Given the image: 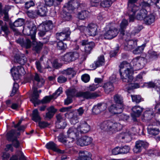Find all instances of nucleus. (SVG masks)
<instances>
[{
    "instance_id": "nucleus-7",
    "label": "nucleus",
    "mask_w": 160,
    "mask_h": 160,
    "mask_svg": "<svg viewBox=\"0 0 160 160\" xmlns=\"http://www.w3.org/2000/svg\"><path fill=\"white\" fill-rule=\"evenodd\" d=\"M118 29L116 28L111 26L103 34L104 38L106 39H111L116 37L118 34Z\"/></svg>"
},
{
    "instance_id": "nucleus-47",
    "label": "nucleus",
    "mask_w": 160,
    "mask_h": 160,
    "mask_svg": "<svg viewBox=\"0 0 160 160\" xmlns=\"http://www.w3.org/2000/svg\"><path fill=\"white\" fill-rule=\"evenodd\" d=\"M145 45L143 44L141 46H138L133 50V52L134 54H139L142 53L144 49Z\"/></svg>"
},
{
    "instance_id": "nucleus-34",
    "label": "nucleus",
    "mask_w": 160,
    "mask_h": 160,
    "mask_svg": "<svg viewBox=\"0 0 160 160\" xmlns=\"http://www.w3.org/2000/svg\"><path fill=\"white\" fill-rule=\"evenodd\" d=\"M43 46V43L40 42H37L36 43H33V50L37 53H39L40 52Z\"/></svg>"
},
{
    "instance_id": "nucleus-8",
    "label": "nucleus",
    "mask_w": 160,
    "mask_h": 160,
    "mask_svg": "<svg viewBox=\"0 0 160 160\" xmlns=\"http://www.w3.org/2000/svg\"><path fill=\"white\" fill-rule=\"evenodd\" d=\"M70 34L71 31L69 28H64L62 32L56 33V37L58 39L61 41L68 40L70 39Z\"/></svg>"
},
{
    "instance_id": "nucleus-1",
    "label": "nucleus",
    "mask_w": 160,
    "mask_h": 160,
    "mask_svg": "<svg viewBox=\"0 0 160 160\" xmlns=\"http://www.w3.org/2000/svg\"><path fill=\"white\" fill-rule=\"evenodd\" d=\"M68 137L66 139H65V138L63 133H61L58 137L59 141L63 143H66L68 142V143L72 142L75 138L78 137L79 136V132L77 129L74 127L70 128L67 132Z\"/></svg>"
},
{
    "instance_id": "nucleus-40",
    "label": "nucleus",
    "mask_w": 160,
    "mask_h": 160,
    "mask_svg": "<svg viewBox=\"0 0 160 160\" xmlns=\"http://www.w3.org/2000/svg\"><path fill=\"white\" fill-rule=\"evenodd\" d=\"M32 120L35 122L39 121L41 120L38 110L37 109L34 110L32 112Z\"/></svg>"
},
{
    "instance_id": "nucleus-10",
    "label": "nucleus",
    "mask_w": 160,
    "mask_h": 160,
    "mask_svg": "<svg viewBox=\"0 0 160 160\" xmlns=\"http://www.w3.org/2000/svg\"><path fill=\"white\" fill-rule=\"evenodd\" d=\"M132 110L133 112L131 114L132 120L134 122L137 121V118L138 117L140 116L143 111V108L139 106H136L133 107Z\"/></svg>"
},
{
    "instance_id": "nucleus-12",
    "label": "nucleus",
    "mask_w": 160,
    "mask_h": 160,
    "mask_svg": "<svg viewBox=\"0 0 160 160\" xmlns=\"http://www.w3.org/2000/svg\"><path fill=\"white\" fill-rule=\"evenodd\" d=\"M92 139L88 136H84L79 138L77 141V145L81 146H87L90 144L92 142Z\"/></svg>"
},
{
    "instance_id": "nucleus-3",
    "label": "nucleus",
    "mask_w": 160,
    "mask_h": 160,
    "mask_svg": "<svg viewBox=\"0 0 160 160\" xmlns=\"http://www.w3.org/2000/svg\"><path fill=\"white\" fill-rule=\"evenodd\" d=\"M132 72L133 69H129V68H128L125 70L123 73L120 72L121 78L122 81L128 83L130 89H135L138 87V84L132 83L133 78L131 74Z\"/></svg>"
},
{
    "instance_id": "nucleus-49",
    "label": "nucleus",
    "mask_w": 160,
    "mask_h": 160,
    "mask_svg": "<svg viewBox=\"0 0 160 160\" xmlns=\"http://www.w3.org/2000/svg\"><path fill=\"white\" fill-rule=\"evenodd\" d=\"M79 118L77 113L76 112L74 113L70 120L72 124H74L78 122Z\"/></svg>"
},
{
    "instance_id": "nucleus-19",
    "label": "nucleus",
    "mask_w": 160,
    "mask_h": 160,
    "mask_svg": "<svg viewBox=\"0 0 160 160\" xmlns=\"http://www.w3.org/2000/svg\"><path fill=\"white\" fill-rule=\"evenodd\" d=\"M36 11L37 15L41 17L46 16L47 12V8L41 3H39L38 5Z\"/></svg>"
},
{
    "instance_id": "nucleus-64",
    "label": "nucleus",
    "mask_w": 160,
    "mask_h": 160,
    "mask_svg": "<svg viewBox=\"0 0 160 160\" xmlns=\"http://www.w3.org/2000/svg\"><path fill=\"white\" fill-rule=\"evenodd\" d=\"M17 154L19 157V160H26L25 156L22 152L19 151L17 152Z\"/></svg>"
},
{
    "instance_id": "nucleus-59",
    "label": "nucleus",
    "mask_w": 160,
    "mask_h": 160,
    "mask_svg": "<svg viewBox=\"0 0 160 160\" xmlns=\"http://www.w3.org/2000/svg\"><path fill=\"white\" fill-rule=\"evenodd\" d=\"M35 3L32 0H30L25 2V8L27 9H28L34 6Z\"/></svg>"
},
{
    "instance_id": "nucleus-60",
    "label": "nucleus",
    "mask_w": 160,
    "mask_h": 160,
    "mask_svg": "<svg viewBox=\"0 0 160 160\" xmlns=\"http://www.w3.org/2000/svg\"><path fill=\"white\" fill-rule=\"evenodd\" d=\"M130 149L129 147L127 146L120 148L121 153L122 154L127 153L129 152Z\"/></svg>"
},
{
    "instance_id": "nucleus-15",
    "label": "nucleus",
    "mask_w": 160,
    "mask_h": 160,
    "mask_svg": "<svg viewBox=\"0 0 160 160\" xmlns=\"http://www.w3.org/2000/svg\"><path fill=\"white\" fill-rule=\"evenodd\" d=\"M107 108L106 105L104 103H98L94 106L92 109L93 113L98 114L105 110Z\"/></svg>"
},
{
    "instance_id": "nucleus-28",
    "label": "nucleus",
    "mask_w": 160,
    "mask_h": 160,
    "mask_svg": "<svg viewBox=\"0 0 160 160\" xmlns=\"http://www.w3.org/2000/svg\"><path fill=\"white\" fill-rule=\"evenodd\" d=\"M103 88L105 93L109 94L112 92L114 89V87L113 84L111 82H108L104 84Z\"/></svg>"
},
{
    "instance_id": "nucleus-6",
    "label": "nucleus",
    "mask_w": 160,
    "mask_h": 160,
    "mask_svg": "<svg viewBox=\"0 0 160 160\" xmlns=\"http://www.w3.org/2000/svg\"><path fill=\"white\" fill-rule=\"evenodd\" d=\"M76 97H82L87 99H94L99 96L96 92H91L89 91H80L77 93Z\"/></svg>"
},
{
    "instance_id": "nucleus-21",
    "label": "nucleus",
    "mask_w": 160,
    "mask_h": 160,
    "mask_svg": "<svg viewBox=\"0 0 160 160\" xmlns=\"http://www.w3.org/2000/svg\"><path fill=\"white\" fill-rule=\"evenodd\" d=\"M123 108L116 104H112L109 108V111L113 114H118L121 113Z\"/></svg>"
},
{
    "instance_id": "nucleus-32",
    "label": "nucleus",
    "mask_w": 160,
    "mask_h": 160,
    "mask_svg": "<svg viewBox=\"0 0 160 160\" xmlns=\"http://www.w3.org/2000/svg\"><path fill=\"white\" fill-rule=\"evenodd\" d=\"M37 28L36 26L32 23L30 25V31L31 39L34 41L35 39V35L36 33Z\"/></svg>"
},
{
    "instance_id": "nucleus-57",
    "label": "nucleus",
    "mask_w": 160,
    "mask_h": 160,
    "mask_svg": "<svg viewBox=\"0 0 160 160\" xmlns=\"http://www.w3.org/2000/svg\"><path fill=\"white\" fill-rule=\"evenodd\" d=\"M54 98L52 95L50 96V97L46 96L40 102L42 103H48L52 99Z\"/></svg>"
},
{
    "instance_id": "nucleus-54",
    "label": "nucleus",
    "mask_w": 160,
    "mask_h": 160,
    "mask_svg": "<svg viewBox=\"0 0 160 160\" xmlns=\"http://www.w3.org/2000/svg\"><path fill=\"white\" fill-rule=\"evenodd\" d=\"M76 90L75 89H71L68 90L66 92V94L67 96H69L71 98L72 97L76 96L77 94L75 93Z\"/></svg>"
},
{
    "instance_id": "nucleus-27",
    "label": "nucleus",
    "mask_w": 160,
    "mask_h": 160,
    "mask_svg": "<svg viewBox=\"0 0 160 160\" xmlns=\"http://www.w3.org/2000/svg\"><path fill=\"white\" fill-rule=\"evenodd\" d=\"M155 21V17L152 14L146 15L144 18V22L147 25H150L153 23Z\"/></svg>"
},
{
    "instance_id": "nucleus-2",
    "label": "nucleus",
    "mask_w": 160,
    "mask_h": 160,
    "mask_svg": "<svg viewBox=\"0 0 160 160\" xmlns=\"http://www.w3.org/2000/svg\"><path fill=\"white\" fill-rule=\"evenodd\" d=\"M122 128V126L119 123L110 120L105 121L100 125V128L107 131H111L112 133L120 131Z\"/></svg>"
},
{
    "instance_id": "nucleus-41",
    "label": "nucleus",
    "mask_w": 160,
    "mask_h": 160,
    "mask_svg": "<svg viewBox=\"0 0 160 160\" xmlns=\"http://www.w3.org/2000/svg\"><path fill=\"white\" fill-rule=\"evenodd\" d=\"M95 46V44L94 42H91L90 43L89 45H87V46H85L84 51L85 53L87 54H90L91 51Z\"/></svg>"
},
{
    "instance_id": "nucleus-35",
    "label": "nucleus",
    "mask_w": 160,
    "mask_h": 160,
    "mask_svg": "<svg viewBox=\"0 0 160 160\" xmlns=\"http://www.w3.org/2000/svg\"><path fill=\"white\" fill-rule=\"evenodd\" d=\"M158 55L157 52L152 50H149L147 55V58L150 61L153 60L157 58Z\"/></svg>"
},
{
    "instance_id": "nucleus-58",
    "label": "nucleus",
    "mask_w": 160,
    "mask_h": 160,
    "mask_svg": "<svg viewBox=\"0 0 160 160\" xmlns=\"http://www.w3.org/2000/svg\"><path fill=\"white\" fill-rule=\"evenodd\" d=\"M18 88V84L17 83H14L13 84V86L12 92L10 94V96L11 97L13 96L15 94Z\"/></svg>"
},
{
    "instance_id": "nucleus-11",
    "label": "nucleus",
    "mask_w": 160,
    "mask_h": 160,
    "mask_svg": "<svg viewBox=\"0 0 160 160\" xmlns=\"http://www.w3.org/2000/svg\"><path fill=\"white\" fill-rule=\"evenodd\" d=\"M77 129L81 133H85L90 130V127L85 121H81L77 126Z\"/></svg>"
},
{
    "instance_id": "nucleus-55",
    "label": "nucleus",
    "mask_w": 160,
    "mask_h": 160,
    "mask_svg": "<svg viewBox=\"0 0 160 160\" xmlns=\"http://www.w3.org/2000/svg\"><path fill=\"white\" fill-rule=\"evenodd\" d=\"M32 44V43L30 40L27 38L24 40L23 47L27 49L31 47Z\"/></svg>"
},
{
    "instance_id": "nucleus-56",
    "label": "nucleus",
    "mask_w": 160,
    "mask_h": 160,
    "mask_svg": "<svg viewBox=\"0 0 160 160\" xmlns=\"http://www.w3.org/2000/svg\"><path fill=\"white\" fill-rule=\"evenodd\" d=\"M120 69L119 72H121V69L123 68H130V64L129 63H128L126 61H123L122 62L120 65H119Z\"/></svg>"
},
{
    "instance_id": "nucleus-45",
    "label": "nucleus",
    "mask_w": 160,
    "mask_h": 160,
    "mask_svg": "<svg viewBox=\"0 0 160 160\" xmlns=\"http://www.w3.org/2000/svg\"><path fill=\"white\" fill-rule=\"evenodd\" d=\"M131 97L133 102L136 103H139L143 101V98H142L139 95H131Z\"/></svg>"
},
{
    "instance_id": "nucleus-30",
    "label": "nucleus",
    "mask_w": 160,
    "mask_h": 160,
    "mask_svg": "<svg viewBox=\"0 0 160 160\" xmlns=\"http://www.w3.org/2000/svg\"><path fill=\"white\" fill-rule=\"evenodd\" d=\"M53 24L51 21H48L45 22L43 24L40 25V28H43L44 31L47 32L52 29L53 28Z\"/></svg>"
},
{
    "instance_id": "nucleus-51",
    "label": "nucleus",
    "mask_w": 160,
    "mask_h": 160,
    "mask_svg": "<svg viewBox=\"0 0 160 160\" xmlns=\"http://www.w3.org/2000/svg\"><path fill=\"white\" fill-rule=\"evenodd\" d=\"M57 48L60 50H64L67 48L66 44H64L62 41L59 42L57 43Z\"/></svg>"
},
{
    "instance_id": "nucleus-62",
    "label": "nucleus",
    "mask_w": 160,
    "mask_h": 160,
    "mask_svg": "<svg viewBox=\"0 0 160 160\" xmlns=\"http://www.w3.org/2000/svg\"><path fill=\"white\" fill-rule=\"evenodd\" d=\"M49 125V123L44 121H39L38 122V126L41 128L47 127Z\"/></svg>"
},
{
    "instance_id": "nucleus-53",
    "label": "nucleus",
    "mask_w": 160,
    "mask_h": 160,
    "mask_svg": "<svg viewBox=\"0 0 160 160\" xmlns=\"http://www.w3.org/2000/svg\"><path fill=\"white\" fill-rule=\"evenodd\" d=\"M100 4L101 6L103 7H109L112 4V2L110 0H104Z\"/></svg>"
},
{
    "instance_id": "nucleus-26",
    "label": "nucleus",
    "mask_w": 160,
    "mask_h": 160,
    "mask_svg": "<svg viewBox=\"0 0 160 160\" xmlns=\"http://www.w3.org/2000/svg\"><path fill=\"white\" fill-rule=\"evenodd\" d=\"M15 62H17L21 65H23L27 61V58L24 54H21L20 56L16 55L15 56Z\"/></svg>"
},
{
    "instance_id": "nucleus-44",
    "label": "nucleus",
    "mask_w": 160,
    "mask_h": 160,
    "mask_svg": "<svg viewBox=\"0 0 160 160\" xmlns=\"http://www.w3.org/2000/svg\"><path fill=\"white\" fill-rule=\"evenodd\" d=\"M88 12L86 11H82L78 13V17L81 20H84L87 18Z\"/></svg>"
},
{
    "instance_id": "nucleus-39",
    "label": "nucleus",
    "mask_w": 160,
    "mask_h": 160,
    "mask_svg": "<svg viewBox=\"0 0 160 160\" xmlns=\"http://www.w3.org/2000/svg\"><path fill=\"white\" fill-rule=\"evenodd\" d=\"M15 130H12L7 134V138L9 141H13L16 140V137L14 136Z\"/></svg>"
},
{
    "instance_id": "nucleus-42",
    "label": "nucleus",
    "mask_w": 160,
    "mask_h": 160,
    "mask_svg": "<svg viewBox=\"0 0 160 160\" xmlns=\"http://www.w3.org/2000/svg\"><path fill=\"white\" fill-rule=\"evenodd\" d=\"M148 133L152 136L157 135L160 132L158 129L154 128H148Z\"/></svg>"
},
{
    "instance_id": "nucleus-5",
    "label": "nucleus",
    "mask_w": 160,
    "mask_h": 160,
    "mask_svg": "<svg viewBox=\"0 0 160 160\" xmlns=\"http://www.w3.org/2000/svg\"><path fill=\"white\" fill-rule=\"evenodd\" d=\"M79 56V53L77 52H69L61 56V59L65 62L70 63L78 59Z\"/></svg>"
},
{
    "instance_id": "nucleus-20",
    "label": "nucleus",
    "mask_w": 160,
    "mask_h": 160,
    "mask_svg": "<svg viewBox=\"0 0 160 160\" xmlns=\"http://www.w3.org/2000/svg\"><path fill=\"white\" fill-rule=\"evenodd\" d=\"M24 70V68L21 66H18L17 68L14 67L12 68L11 72L14 79L17 80L19 78V75L21 74L20 71Z\"/></svg>"
},
{
    "instance_id": "nucleus-14",
    "label": "nucleus",
    "mask_w": 160,
    "mask_h": 160,
    "mask_svg": "<svg viewBox=\"0 0 160 160\" xmlns=\"http://www.w3.org/2000/svg\"><path fill=\"white\" fill-rule=\"evenodd\" d=\"M147 145V143L142 141H137L136 142L135 147L133 149L134 152L135 153L140 152L142 149L145 148Z\"/></svg>"
},
{
    "instance_id": "nucleus-52",
    "label": "nucleus",
    "mask_w": 160,
    "mask_h": 160,
    "mask_svg": "<svg viewBox=\"0 0 160 160\" xmlns=\"http://www.w3.org/2000/svg\"><path fill=\"white\" fill-rule=\"evenodd\" d=\"M26 13L29 17L32 18H36L38 15L36 10L28 11H27Z\"/></svg>"
},
{
    "instance_id": "nucleus-23",
    "label": "nucleus",
    "mask_w": 160,
    "mask_h": 160,
    "mask_svg": "<svg viewBox=\"0 0 160 160\" xmlns=\"http://www.w3.org/2000/svg\"><path fill=\"white\" fill-rule=\"evenodd\" d=\"M87 28L89 35L94 36L97 34V26L96 24L93 23H90L88 24Z\"/></svg>"
},
{
    "instance_id": "nucleus-4",
    "label": "nucleus",
    "mask_w": 160,
    "mask_h": 160,
    "mask_svg": "<svg viewBox=\"0 0 160 160\" xmlns=\"http://www.w3.org/2000/svg\"><path fill=\"white\" fill-rule=\"evenodd\" d=\"M147 63L146 59L143 57H138L134 58L130 63V67L129 69H133L134 70H138L144 67Z\"/></svg>"
},
{
    "instance_id": "nucleus-13",
    "label": "nucleus",
    "mask_w": 160,
    "mask_h": 160,
    "mask_svg": "<svg viewBox=\"0 0 160 160\" xmlns=\"http://www.w3.org/2000/svg\"><path fill=\"white\" fill-rule=\"evenodd\" d=\"M24 23V20L22 18H19L16 20L13 23L10 22L9 25L10 28L14 32H17V29L15 27H21Z\"/></svg>"
},
{
    "instance_id": "nucleus-9",
    "label": "nucleus",
    "mask_w": 160,
    "mask_h": 160,
    "mask_svg": "<svg viewBox=\"0 0 160 160\" xmlns=\"http://www.w3.org/2000/svg\"><path fill=\"white\" fill-rule=\"evenodd\" d=\"M30 78L33 81L34 87L37 86L38 88L42 87L44 83V79L40 77L39 75L36 73L34 76L30 75Z\"/></svg>"
},
{
    "instance_id": "nucleus-33",
    "label": "nucleus",
    "mask_w": 160,
    "mask_h": 160,
    "mask_svg": "<svg viewBox=\"0 0 160 160\" xmlns=\"http://www.w3.org/2000/svg\"><path fill=\"white\" fill-rule=\"evenodd\" d=\"M148 12L146 9L142 8L141 9L138 13L137 14L136 16V18L138 20H143L144 21V18H145V17L146 15H147Z\"/></svg>"
},
{
    "instance_id": "nucleus-63",
    "label": "nucleus",
    "mask_w": 160,
    "mask_h": 160,
    "mask_svg": "<svg viewBox=\"0 0 160 160\" xmlns=\"http://www.w3.org/2000/svg\"><path fill=\"white\" fill-rule=\"evenodd\" d=\"M90 78L89 76L87 74L83 75L81 77L82 80L85 82H88L90 80Z\"/></svg>"
},
{
    "instance_id": "nucleus-18",
    "label": "nucleus",
    "mask_w": 160,
    "mask_h": 160,
    "mask_svg": "<svg viewBox=\"0 0 160 160\" xmlns=\"http://www.w3.org/2000/svg\"><path fill=\"white\" fill-rule=\"evenodd\" d=\"M46 147L48 149L60 153H63L64 151H62L58 148V146L53 142H50L46 145Z\"/></svg>"
},
{
    "instance_id": "nucleus-37",
    "label": "nucleus",
    "mask_w": 160,
    "mask_h": 160,
    "mask_svg": "<svg viewBox=\"0 0 160 160\" xmlns=\"http://www.w3.org/2000/svg\"><path fill=\"white\" fill-rule=\"evenodd\" d=\"M137 46V41L136 40H129L127 42V47L128 48V50H131L133 49Z\"/></svg>"
},
{
    "instance_id": "nucleus-48",
    "label": "nucleus",
    "mask_w": 160,
    "mask_h": 160,
    "mask_svg": "<svg viewBox=\"0 0 160 160\" xmlns=\"http://www.w3.org/2000/svg\"><path fill=\"white\" fill-rule=\"evenodd\" d=\"M3 21L0 20V26H1L2 31L4 32L5 34L7 35L9 32L8 27L6 25L3 26Z\"/></svg>"
},
{
    "instance_id": "nucleus-22",
    "label": "nucleus",
    "mask_w": 160,
    "mask_h": 160,
    "mask_svg": "<svg viewBox=\"0 0 160 160\" xmlns=\"http://www.w3.org/2000/svg\"><path fill=\"white\" fill-rule=\"evenodd\" d=\"M78 5L79 3L77 0H72L68 2L64 9L68 10L70 12H72L75 8H77Z\"/></svg>"
},
{
    "instance_id": "nucleus-16",
    "label": "nucleus",
    "mask_w": 160,
    "mask_h": 160,
    "mask_svg": "<svg viewBox=\"0 0 160 160\" xmlns=\"http://www.w3.org/2000/svg\"><path fill=\"white\" fill-rule=\"evenodd\" d=\"M91 153L87 151H80L79 157L76 160H92L91 158Z\"/></svg>"
},
{
    "instance_id": "nucleus-25",
    "label": "nucleus",
    "mask_w": 160,
    "mask_h": 160,
    "mask_svg": "<svg viewBox=\"0 0 160 160\" xmlns=\"http://www.w3.org/2000/svg\"><path fill=\"white\" fill-rule=\"evenodd\" d=\"M113 100L115 103L119 106L123 108V99L122 97L120 94H115L113 96Z\"/></svg>"
},
{
    "instance_id": "nucleus-61",
    "label": "nucleus",
    "mask_w": 160,
    "mask_h": 160,
    "mask_svg": "<svg viewBox=\"0 0 160 160\" xmlns=\"http://www.w3.org/2000/svg\"><path fill=\"white\" fill-rule=\"evenodd\" d=\"M58 82L60 83H62L66 82L67 78L62 75H60L57 79Z\"/></svg>"
},
{
    "instance_id": "nucleus-38",
    "label": "nucleus",
    "mask_w": 160,
    "mask_h": 160,
    "mask_svg": "<svg viewBox=\"0 0 160 160\" xmlns=\"http://www.w3.org/2000/svg\"><path fill=\"white\" fill-rule=\"evenodd\" d=\"M120 139H124L126 142H130L131 140V136L127 133H123L120 134L118 136Z\"/></svg>"
},
{
    "instance_id": "nucleus-17",
    "label": "nucleus",
    "mask_w": 160,
    "mask_h": 160,
    "mask_svg": "<svg viewBox=\"0 0 160 160\" xmlns=\"http://www.w3.org/2000/svg\"><path fill=\"white\" fill-rule=\"evenodd\" d=\"M33 89V94L30 101L34 104V106L36 107V105L40 103L41 102L38 99V98L39 97V94L38 93L37 88L34 87Z\"/></svg>"
},
{
    "instance_id": "nucleus-43",
    "label": "nucleus",
    "mask_w": 160,
    "mask_h": 160,
    "mask_svg": "<svg viewBox=\"0 0 160 160\" xmlns=\"http://www.w3.org/2000/svg\"><path fill=\"white\" fill-rule=\"evenodd\" d=\"M139 9V8L138 6L134 5L131 7L128 6V12H130L132 13L133 14H135L137 11Z\"/></svg>"
},
{
    "instance_id": "nucleus-31",
    "label": "nucleus",
    "mask_w": 160,
    "mask_h": 160,
    "mask_svg": "<svg viewBox=\"0 0 160 160\" xmlns=\"http://www.w3.org/2000/svg\"><path fill=\"white\" fill-rule=\"evenodd\" d=\"M105 59L104 56L102 55L99 57L97 60L94 62L95 67H93L94 69L97 67L103 65L104 64Z\"/></svg>"
},
{
    "instance_id": "nucleus-50",
    "label": "nucleus",
    "mask_w": 160,
    "mask_h": 160,
    "mask_svg": "<svg viewBox=\"0 0 160 160\" xmlns=\"http://www.w3.org/2000/svg\"><path fill=\"white\" fill-rule=\"evenodd\" d=\"M66 125V123L64 121L56 123V127L58 129H64Z\"/></svg>"
},
{
    "instance_id": "nucleus-29",
    "label": "nucleus",
    "mask_w": 160,
    "mask_h": 160,
    "mask_svg": "<svg viewBox=\"0 0 160 160\" xmlns=\"http://www.w3.org/2000/svg\"><path fill=\"white\" fill-rule=\"evenodd\" d=\"M154 116V112L152 109L147 108L143 114L145 119L147 120L151 119Z\"/></svg>"
},
{
    "instance_id": "nucleus-24",
    "label": "nucleus",
    "mask_w": 160,
    "mask_h": 160,
    "mask_svg": "<svg viewBox=\"0 0 160 160\" xmlns=\"http://www.w3.org/2000/svg\"><path fill=\"white\" fill-rule=\"evenodd\" d=\"M128 24V21L124 19H123L120 23L119 32L120 35L122 36H123L122 39L125 38L126 36V35L125 34L124 32L125 29L126 28Z\"/></svg>"
},
{
    "instance_id": "nucleus-36",
    "label": "nucleus",
    "mask_w": 160,
    "mask_h": 160,
    "mask_svg": "<svg viewBox=\"0 0 160 160\" xmlns=\"http://www.w3.org/2000/svg\"><path fill=\"white\" fill-rule=\"evenodd\" d=\"M61 17L63 19L66 21H69L71 18L72 16L69 12H67L64 9L61 13Z\"/></svg>"
},
{
    "instance_id": "nucleus-46",
    "label": "nucleus",
    "mask_w": 160,
    "mask_h": 160,
    "mask_svg": "<svg viewBox=\"0 0 160 160\" xmlns=\"http://www.w3.org/2000/svg\"><path fill=\"white\" fill-rule=\"evenodd\" d=\"M76 72L72 68H68L63 71V73L66 74L67 75H71L73 77Z\"/></svg>"
}]
</instances>
